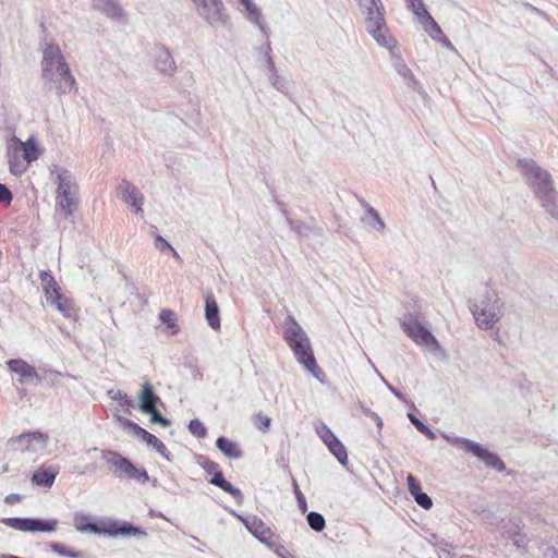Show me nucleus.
<instances>
[{"mask_svg": "<svg viewBox=\"0 0 558 558\" xmlns=\"http://www.w3.org/2000/svg\"><path fill=\"white\" fill-rule=\"evenodd\" d=\"M41 80L49 92L64 95L76 84L70 66L57 44H46L43 49Z\"/></svg>", "mask_w": 558, "mask_h": 558, "instance_id": "1", "label": "nucleus"}, {"mask_svg": "<svg viewBox=\"0 0 558 558\" xmlns=\"http://www.w3.org/2000/svg\"><path fill=\"white\" fill-rule=\"evenodd\" d=\"M518 167L545 210L558 220V192L553 186L550 173L541 168L533 159H520Z\"/></svg>", "mask_w": 558, "mask_h": 558, "instance_id": "2", "label": "nucleus"}, {"mask_svg": "<svg viewBox=\"0 0 558 558\" xmlns=\"http://www.w3.org/2000/svg\"><path fill=\"white\" fill-rule=\"evenodd\" d=\"M283 339L293 351L298 362L323 383L322 377L325 374L316 363L310 338L292 315H289L283 322Z\"/></svg>", "mask_w": 558, "mask_h": 558, "instance_id": "3", "label": "nucleus"}, {"mask_svg": "<svg viewBox=\"0 0 558 558\" xmlns=\"http://www.w3.org/2000/svg\"><path fill=\"white\" fill-rule=\"evenodd\" d=\"M283 339L293 351L298 362L323 383L322 377L325 374L316 363L310 338L292 315H289L283 322Z\"/></svg>", "mask_w": 558, "mask_h": 558, "instance_id": "4", "label": "nucleus"}, {"mask_svg": "<svg viewBox=\"0 0 558 558\" xmlns=\"http://www.w3.org/2000/svg\"><path fill=\"white\" fill-rule=\"evenodd\" d=\"M74 526L82 533H92L109 537H147V532L142 527L123 520L101 519L98 522H92L90 517L84 513L74 515Z\"/></svg>", "mask_w": 558, "mask_h": 558, "instance_id": "5", "label": "nucleus"}, {"mask_svg": "<svg viewBox=\"0 0 558 558\" xmlns=\"http://www.w3.org/2000/svg\"><path fill=\"white\" fill-rule=\"evenodd\" d=\"M360 5L366 10L365 26L367 33L380 46L392 49L396 41L388 36L385 21V9L380 0H360Z\"/></svg>", "mask_w": 558, "mask_h": 558, "instance_id": "6", "label": "nucleus"}, {"mask_svg": "<svg viewBox=\"0 0 558 558\" xmlns=\"http://www.w3.org/2000/svg\"><path fill=\"white\" fill-rule=\"evenodd\" d=\"M446 441L456 448L462 449L463 451L476 457L480 461L484 462L487 468L494 469L497 472L506 470V464L495 452L489 451L486 447L480 442L470 438L451 436L442 434Z\"/></svg>", "mask_w": 558, "mask_h": 558, "instance_id": "7", "label": "nucleus"}, {"mask_svg": "<svg viewBox=\"0 0 558 558\" xmlns=\"http://www.w3.org/2000/svg\"><path fill=\"white\" fill-rule=\"evenodd\" d=\"M470 311L476 325L484 330L492 329L502 316L500 299L487 293L480 301H470Z\"/></svg>", "mask_w": 558, "mask_h": 558, "instance_id": "8", "label": "nucleus"}, {"mask_svg": "<svg viewBox=\"0 0 558 558\" xmlns=\"http://www.w3.org/2000/svg\"><path fill=\"white\" fill-rule=\"evenodd\" d=\"M58 190H57V206L60 208L65 218L73 214L74 207L77 204L76 194L78 186L74 181L72 174L66 169H61L57 175Z\"/></svg>", "mask_w": 558, "mask_h": 558, "instance_id": "9", "label": "nucleus"}, {"mask_svg": "<svg viewBox=\"0 0 558 558\" xmlns=\"http://www.w3.org/2000/svg\"><path fill=\"white\" fill-rule=\"evenodd\" d=\"M197 14L211 27H227L230 22L222 0H192Z\"/></svg>", "mask_w": 558, "mask_h": 558, "instance_id": "10", "label": "nucleus"}, {"mask_svg": "<svg viewBox=\"0 0 558 558\" xmlns=\"http://www.w3.org/2000/svg\"><path fill=\"white\" fill-rule=\"evenodd\" d=\"M1 522L8 527L26 533H53L59 525L58 519L43 518H3Z\"/></svg>", "mask_w": 558, "mask_h": 558, "instance_id": "11", "label": "nucleus"}, {"mask_svg": "<svg viewBox=\"0 0 558 558\" xmlns=\"http://www.w3.org/2000/svg\"><path fill=\"white\" fill-rule=\"evenodd\" d=\"M403 331L418 345L438 347V341L424 325H422L413 314L408 313L401 320Z\"/></svg>", "mask_w": 558, "mask_h": 558, "instance_id": "12", "label": "nucleus"}, {"mask_svg": "<svg viewBox=\"0 0 558 558\" xmlns=\"http://www.w3.org/2000/svg\"><path fill=\"white\" fill-rule=\"evenodd\" d=\"M118 421L121 423L122 427L125 429H130L133 434L142 438L143 441L147 444V446L151 447L156 452H158L163 459L168 461H172L171 452L168 450L166 445L155 435L147 432L145 428L140 426L137 423L125 418L123 416H118Z\"/></svg>", "mask_w": 558, "mask_h": 558, "instance_id": "13", "label": "nucleus"}, {"mask_svg": "<svg viewBox=\"0 0 558 558\" xmlns=\"http://www.w3.org/2000/svg\"><path fill=\"white\" fill-rule=\"evenodd\" d=\"M49 437L39 430L23 433L15 438H11L9 444L16 446L21 451L37 453L44 451L48 446Z\"/></svg>", "mask_w": 558, "mask_h": 558, "instance_id": "14", "label": "nucleus"}, {"mask_svg": "<svg viewBox=\"0 0 558 558\" xmlns=\"http://www.w3.org/2000/svg\"><path fill=\"white\" fill-rule=\"evenodd\" d=\"M235 515L256 539H258L262 544H265L269 547L272 546V538L275 534L272 533L270 527L263 522L262 519H259L256 515Z\"/></svg>", "mask_w": 558, "mask_h": 558, "instance_id": "15", "label": "nucleus"}, {"mask_svg": "<svg viewBox=\"0 0 558 558\" xmlns=\"http://www.w3.org/2000/svg\"><path fill=\"white\" fill-rule=\"evenodd\" d=\"M154 66L159 73L170 77L177 71L175 61L169 49L163 45L157 46L154 49Z\"/></svg>", "mask_w": 558, "mask_h": 558, "instance_id": "16", "label": "nucleus"}, {"mask_svg": "<svg viewBox=\"0 0 558 558\" xmlns=\"http://www.w3.org/2000/svg\"><path fill=\"white\" fill-rule=\"evenodd\" d=\"M11 372L21 376L20 381L34 383L36 386L41 384V377L36 372L35 367L21 359H13L8 362Z\"/></svg>", "mask_w": 558, "mask_h": 558, "instance_id": "17", "label": "nucleus"}, {"mask_svg": "<svg viewBox=\"0 0 558 558\" xmlns=\"http://www.w3.org/2000/svg\"><path fill=\"white\" fill-rule=\"evenodd\" d=\"M138 404L137 409L142 413L151 412V410L157 409L158 405H163L160 397L154 391L153 386L145 381L142 385V389L137 395Z\"/></svg>", "mask_w": 558, "mask_h": 558, "instance_id": "18", "label": "nucleus"}, {"mask_svg": "<svg viewBox=\"0 0 558 558\" xmlns=\"http://www.w3.org/2000/svg\"><path fill=\"white\" fill-rule=\"evenodd\" d=\"M59 472V465H41L34 471L32 475V483L38 487L50 488L53 485Z\"/></svg>", "mask_w": 558, "mask_h": 558, "instance_id": "19", "label": "nucleus"}, {"mask_svg": "<svg viewBox=\"0 0 558 558\" xmlns=\"http://www.w3.org/2000/svg\"><path fill=\"white\" fill-rule=\"evenodd\" d=\"M118 190L122 199L132 206L136 214L142 211L144 197L131 182L122 180Z\"/></svg>", "mask_w": 558, "mask_h": 558, "instance_id": "20", "label": "nucleus"}, {"mask_svg": "<svg viewBox=\"0 0 558 558\" xmlns=\"http://www.w3.org/2000/svg\"><path fill=\"white\" fill-rule=\"evenodd\" d=\"M205 318L211 329H220L219 307L211 291L205 294Z\"/></svg>", "mask_w": 558, "mask_h": 558, "instance_id": "21", "label": "nucleus"}, {"mask_svg": "<svg viewBox=\"0 0 558 558\" xmlns=\"http://www.w3.org/2000/svg\"><path fill=\"white\" fill-rule=\"evenodd\" d=\"M209 483L230 494L239 505L243 502V493L225 478L221 469L211 475Z\"/></svg>", "mask_w": 558, "mask_h": 558, "instance_id": "22", "label": "nucleus"}, {"mask_svg": "<svg viewBox=\"0 0 558 558\" xmlns=\"http://www.w3.org/2000/svg\"><path fill=\"white\" fill-rule=\"evenodd\" d=\"M12 142L17 146L14 150H20L25 161L32 162L38 159L40 150L35 140L29 138L26 142H22L17 137H13Z\"/></svg>", "mask_w": 558, "mask_h": 558, "instance_id": "23", "label": "nucleus"}, {"mask_svg": "<svg viewBox=\"0 0 558 558\" xmlns=\"http://www.w3.org/2000/svg\"><path fill=\"white\" fill-rule=\"evenodd\" d=\"M51 306H54L64 317L75 318L76 312L74 308L73 301L65 298L61 291L52 295L49 300H46Z\"/></svg>", "mask_w": 558, "mask_h": 558, "instance_id": "24", "label": "nucleus"}, {"mask_svg": "<svg viewBox=\"0 0 558 558\" xmlns=\"http://www.w3.org/2000/svg\"><path fill=\"white\" fill-rule=\"evenodd\" d=\"M93 3L95 9L110 19L120 20L124 16V10L118 0H93Z\"/></svg>", "mask_w": 558, "mask_h": 558, "instance_id": "25", "label": "nucleus"}, {"mask_svg": "<svg viewBox=\"0 0 558 558\" xmlns=\"http://www.w3.org/2000/svg\"><path fill=\"white\" fill-rule=\"evenodd\" d=\"M238 1L243 7V10H241V12L245 16V19L250 23L258 26L262 32H265L266 27L262 21V12H260L259 8L254 3V1L253 0H238Z\"/></svg>", "mask_w": 558, "mask_h": 558, "instance_id": "26", "label": "nucleus"}, {"mask_svg": "<svg viewBox=\"0 0 558 558\" xmlns=\"http://www.w3.org/2000/svg\"><path fill=\"white\" fill-rule=\"evenodd\" d=\"M216 448L228 459L238 460L243 457L242 450L238 444L225 436H220L216 439Z\"/></svg>", "mask_w": 558, "mask_h": 558, "instance_id": "27", "label": "nucleus"}, {"mask_svg": "<svg viewBox=\"0 0 558 558\" xmlns=\"http://www.w3.org/2000/svg\"><path fill=\"white\" fill-rule=\"evenodd\" d=\"M361 204L364 206L366 211L365 216L362 218V221L371 229L384 232L386 225L379 216L378 211L364 201H361Z\"/></svg>", "mask_w": 558, "mask_h": 558, "instance_id": "28", "label": "nucleus"}, {"mask_svg": "<svg viewBox=\"0 0 558 558\" xmlns=\"http://www.w3.org/2000/svg\"><path fill=\"white\" fill-rule=\"evenodd\" d=\"M122 465L121 474H124L126 477L141 483H146L149 480L147 471L144 468H136L130 459L124 461Z\"/></svg>", "mask_w": 558, "mask_h": 558, "instance_id": "29", "label": "nucleus"}, {"mask_svg": "<svg viewBox=\"0 0 558 558\" xmlns=\"http://www.w3.org/2000/svg\"><path fill=\"white\" fill-rule=\"evenodd\" d=\"M39 278L46 295V300H49L52 295L61 291L50 271L41 270Z\"/></svg>", "mask_w": 558, "mask_h": 558, "instance_id": "30", "label": "nucleus"}, {"mask_svg": "<svg viewBox=\"0 0 558 558\" xmlns=\"http://www.w3.org/2000/svg\"><path fill=\"white\" fill-rule=\"evenodd\" d=\"M50 549L62 557L66 558H85L86 553L84 550H76L65 546L62 543L52 542L49 544Z\"/></svg>", "mask_w": 558, "mask_h": 558, "instance_id": "31", "label": "nucleus"}, {"mask_svg": "<svg viewBox=\"0 0 558 558\" xmlns=\"http://www.w3.org/2000/svg\"><path fill=\"white\" fill-rule=\"evenodd\" d=\"M329 451L335 456V458L338 460V462L342 465H347L348 463V452L344 445L341 442V440L336 437L335 439L328 441L326 445Z\"/></svg>", "mask_w": 558, "mask_h": 558, "instance_id": "32", "label": "nucleus"}, {"mask_svg": "<svg viewBox=\"0 0 558 558\" xmlns=\"http://www.w3.org/2000/svg\"><path fill=\"white\" fill-rule=\"evenodd\" d=\"M101 459L106 464L114 466L120 473L123 470L122 463L128 460V458L122 457L118 451L113 450H101Z\"/></svg>", "mask_w": 558, "mask_h": 558, "instance_id": "33", "label": "nucleus"}, {"mask_svg": "<svg viewBox=\"0 0 558 558\" xmlns=\"http://www.w3.org/2000/svg\"><path fill=\"white\" fill-rule=\"evenodd\" d=\"M160 322L167 326L172 335H177L180 330L174 313L171 310H161L159 312Z\"/></svg>", "mask_w": 558, "mask_h": 558, "instance_id": "34", "label": "nucleus"}, {"mask_svg": "<svg viewBox=\"0 0 558 558\" xmlns=\"http://www.w3.org/2000/svg\"><path fill=\"white\" fill-rule=\"evenodd\" d=\"M308 526L315 532H322L326 527L324 515L316 511H311L306 515Z\"/></svg>", "mask_w": 558, "mask_h": 558, "instance_id": "35", "label": "nucleus"}, {"mask_svg": "<svg viewBox=\"0 0 558 558\" xmlns=\"http://www.w3.org/2000/svg\"><path fill=\"white\" fill-rule=\"evenodd\" d=\"M408 417L410 422L416 427V429L424 434L428 439L433 440L436 438V433L432 430L429 426L423 423L420 418H417L413 413H409Z\"/></svg>", "mask_w": 558, "mask_h": 558, "instance_id": "36", "label": "nucleus"}, {"mask_svg": "<svg viewBox=\"0 0 558 558\" xmlns=\"http://www.w3.org/2000/svg\"><path fill=\"white\" fill-rule=\"evenodd\" d=\"M196 461L199 466L209 475H213L215 472L220 470V465L210 460L207 456L199 454L196 458Z\"/></svg>", "mask_w": 558, "mask_h": 558, "instance_id": "37", "label": "nucleus"}, {"mask_svg": "<svg viewBox=\"0 0 558 558\" xmlns=\"http://www.w3.org/2000/svg\"><path fill=\"white\" fill-rule=\"evenodd\" d=\"M281 213L286 217L287 222L294 232H296L300 235H305L307 233L310 228L305 223L290 218L288 215V210L286 208H282Z\"/></svg>", "mask_w": 558, "mask_h": 558, "instance_id": "38", "label": "nucleus"}, {"mask_svg": "<svg viewBox=\"0 0 558 558\" xmlns=\"http://www.w3.org/2000/svg\"><path fill=\"white\" fill-rule=\"evenodd\" d=\"M187 428L189 432L197 438H205L207 436V428L198 418L191 420Z\"/></svg>", "mask_w": 558, "mask_h": 558, "instance_id": "39", "label": "nucleus"}, {"mask_svg": "<svg viewBox=\"0 0 558 558\" xmlns=\"http://www.w3.org/2000/svg\"><path fill=\"white\" fill-rule=\"evenodd\" d=\"M145 414H149V421L153 424H159L162 427H169L171 425V421L162 415L158 409L151 410V412H146Z\"/></svg>", "mask_w": 558, "mask_h": 558, "instance_id": "40", "label": "nucleus"}, {"mask_svg": "<svg viewBox=\"0 0 558 558\" xmlns=\"http://www.w3.org/2000/svg\"><path fill=\"white\" fill-rule=\"evenodd\" d=\"M269 81L271 83V85L279 92L281 93H287V89H288V83H287V80L281 77L279 74H278V71H275V73L272 72L271 74H269Z\"/></svg>", "mask_w": 558, "mask_h": 558, "instance_id": "41", "label": "nucleus"}, {"mask_svg": "<svg viewBox=\"0 0 558 558\" xmlns=\"http://www.w3.org/2000/svg\"><path fill=\"white\" fill-rule=\"evenodd\" d=\"M408 2L409 9L418 17L420 21L426 13H428L423 0H408Z\"/></svg>", "mask_w": 558, "mask_h": 558, "instance_id": "42", "label": "nucleus"}, {"mask_svg": "<svg viewBox=\"0 0 558 558\" xmlns=\"http://www.w3.org/2000/svg\"><path fill=\"white\" fill-rule=\"evenodd\" d=\"M316 433L318 434V436L320 437L325 445H327L328 441L337 437L336 434L325 424H320L319 426H317Z\"/></svg>", "mask_w": 558, "mask_h": 558, "instance_id": "43", "label": "nucleus"}, {"mask_svg": "<svg viewBox=\"0 0 558 558\" xmlns=\"http://www.w3.org/2000/svg\"><path fill=\"white\" fill-rule=\"evenodd\" d=\"M413 499L415 502L425 510H429L433 507L432 498L423 490L416 494Z\"/></svg>", "mask_w": 558, "mask_h": 558, "instance_id": "44", "label": "nucleus"}, {"mask_svg": "<svg viewBox=\"0 0 558 558\" xmlns=\"http://www.w3.org/2000/svg\"><path fill=\"white\" fill-rule=\"evenodd\" d=\"M293 488H294L298 507L302 513H305L307 511L306 498L303 495V493L300 490L295 481H293Z\"/></svg>", "mask_w": 558, "mask_h": 558, "instance_id": "45", "label": "nucleus"}, {"mask_svg": "<svg viewBox=\"0 0 558 558\" xmlns=\"http://www.w3.org/2000/svg\"><path fill=\"white\" fill-rule=\"evenodd\" d=\"M423 25L429 26L432 31H434L436 34L441 35L442 31L440 26L437 24V22L434 20V17L428 13H426L420 21Z\"/></svg>", "mask_w": 558, "mask_h": 558, "instance_id": "46", "label": "nucleus"}, {"mask_svg": "<svg viewBox=\"0 0 558 558\" xmlns=\"http://www.w3.org/2000/svg\"><path fill=\"white\" fill-rule=\"evenodd\" d=\"M109 395L111 396V398L113 400H117L119 401L120 405L122 407H130L131 405V400L130 398L128 397V395L121 390H110L109 391Z\"/></svg>", "mask_w": 558, "mask_h": 558, "instance_id": "47", "label": "nucleus"}, {"mask_svg": "<svg viewBox=\"0 0 558 558\" xmlns=\"http://www.w3.org/2000/svg\"><path fill=\"white\" fill-rule=\"evenodd\" d=\"M408 488L412 497L422 492L421 483L412 474L407 477Z\"/></svg>", "mask_w": 558, "mask_h": 558, "instance_id": "48", "label": "nucleus"}, {"mask_svg": "<svg viewBox=\"0 0 558 558\" xmlns=\"http://www.w3.org/2000/svg\"><path fill=\"white\" fill-rule=\"evenodd\" d=\"M12 199H13L12 192L9 190V187L5 184L0 183V204L10 205Z\"/></svg>", "mask_w": 558, "mask_h": 558, "instance_id": "49", "label": "nucleus"}, {"mask_svg": "<svg viewBox=\"0 0 558 558\" xmlns=\"http://www.w3.org/2000/svg\"><path fill=\"white\" fill-rule=\"evenodd\" d=\"M361 410H362V413L366 416H368L369 418H372L376 426L381 429L383 426H384V422H383V418L374 411H372L371 409L364 407V405H361Z\"/></svg>", "mask_w": 558, "mask_h": 558, "instance_id": "50", "label": "nucleus"}, {"mask_svg": "<svg viewBox=\"0 0 558 558\" xmlns=\"http://www.w3.org/2000/svg\"><path fill=\"white\" fill-rule=\"evenodd\" d=\"M395 66H396L397 71H398V73L400 75H402L403 77H407V76H412L413 77L411 70L403 62L402 59H400V58L397 59V61L395 62Z\"/></svg>", "mask_w": 558, "mask_h": 558, "instance_id": "51", "label": "nucleus"}, {"mask_svg": "<svg viewBox=\"0 0 558 558\" xmlns=\"http://www.w3.org/2000/svg\"><path fill=\"white\" fill-rule=\"evenodd\" d=\"M155 246L157 250H159L161 253L172 250V246L169 242H167L161 235H157L155 238Z\"/></svg>", "mask_w": 558, "mask_h": 558, "instance_id": "52", "label": "nucleus"}, {"mask_svg": "<svg viewBox=\"0 0 558 558\" xmlns=\"http://www.w3.org/2000/svg\"><path fill=\"white\" fill-rule=\"evenodd\" d=\"M256 418L260 422L259 425H257V428L262 430L263 433H266L269 430L270 427V418L266 415L258 414Z\"/></svg>", "mask_w": 558, "mask_h": 558, "instance_id": "53", "label": "nucleus"}, {"mask_svg": "<svg viewBox=\"0 0 558 558\" xmlns=\"http://www.w3.org/2000/svg\"><path fill=\"white\" fill-rule=\"evenodd\" d=\"M10 170L12 173L17 174L24 171V168L21 166L20 161L16 157H10L9 159Z\"/></svg>", "mask_w": 558, "mask_h": 558, "instance_id": "54", "label": "nucleus"}, {"mask_svg": "<svg viewBox=\"0 0 558 558\" xmlns=\"http://www.w3.org/2000/svg\"><path fill=\"white\" fill-rule=\"evenodd\" d=\"M381 381L385 384V386L387 387V389L393 395L396 396L398 399L400 400H403V395L398 390L396 389L393 386H391L380 374H378Z\"/></svg>", "mask_w": 558, "mask_h": 558, "instance_id": "55", "label": "nucleus"}, {"mask_svg": "<svg viewBox=\"0 0 558 558\" xmlns=\"http://www.w3.org/2000/svg\"><path fill=\"white\" fill-rule=\"evenodd\" d=\"M265 62L269 71V74H271L272 72L275 73V71H277L272 57L268 52L265 53Z\"/></svg>", "mask_w": 558, "mask_h": 558, "instance_id": "56", "label": "nucleus"}, {"mask_svg": "<svg viewBox=\"0 0 558 558\" xmlns=\"http://www.w3.org/2000/svg\"><path fill=\"white\" fill-rule=\"evenodd\" d=\"M21 500V496L19 494L12 493L8 495L4 499L5 504L14 505Z\"/></svg>", "mask_w": 558, "mask_h": 558, "instance_id": "57", "label": "nucleus"}, {"mask_svg": "<svg viewBox=\"0 0 558 558\" xmlns=\"http://www.w3.org/2000/svg\"><path fill=\"white\" fill-rule=\"evenodd\" d=\"M430 36L433 39L440 41L445 47L454 50L453 45L446 36H444L441 38H436L433 34H430Z\"/></svg>", "mask_w": 558, "mask_h": 558, "instance_id": "58", "label": "nucleus"}, {"mask_svg": "<svg viewBox=\"0 0 558 558\" xmlns=\"http://www.w3.org/2000/svg\"><path fill=\"white\" fill-rule=\"evenodd\" d=\"M149 515H150L151 518H156V517H157V518H165V517H163V514H162L161 512H155V511H153V510L149 512Z\"/></svg>", "mask_w": 558, "mask_h": 558, "instance_id": "59", "label": "nucleus"}, {"mask_svg": "<svg viewBox=\"0 0 558 558\" xmlns=\"http://www.w3.org/2000/svg\"><path fill=\"white\" fill-rule=\"evenodd\" d=\"M268 52L269 54H271V47H270V43L267 41L266 44V47H265V53Z\"/></svg>", "mask_w": 558, "mask_h": 558, "instance_id": "60", "label": "nucleus"}, {"mask_svg": "<svg viewBox=\"0 0 558 558\" xmlns=\"http://www.w3.org/2000/svg\"><path fill=\"white\" fill-rule=\"evenodd\" d=\"M170 251L172 252L173 257H175L177 259H180V255L178 254V252L173 247Z\"/></svg>", "mask_w": 558, "mask_h": 558, "instance_id": "61", "label": "nucleus"}, {"mask_svg": "<svg viewBox=\"0 0 558 558\" xmlns=\"http://www.w3.org/2000/svg\"><path fill=\"white\" fill-rule=\"evenodd\" d=\"M514 543L520 546L521 539H514Z\"/></svg>", "mask_w": 558, "mask_h": 558, "instance_id": "62", "label": "nucleus"}, {"mask_svg": "<svg viewBox=\"0 0 558 558\" xmlns=\"http://www.w3.org/2000/svg\"><path fill=\"white\" fill-rule=\"evenodd\" d=\"M430 180H432V184H433V186L436 189L435 181L433 180V178H432V177H430Z\"/></svg>", "mask_w": 558, "mask_h": 558, "instance_id": "63", "label": "nucleus"}]
</instances>
